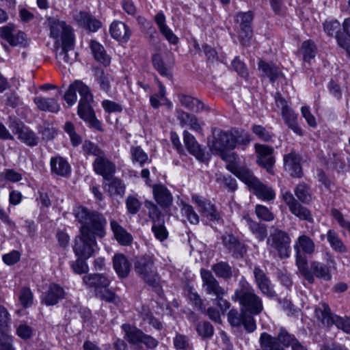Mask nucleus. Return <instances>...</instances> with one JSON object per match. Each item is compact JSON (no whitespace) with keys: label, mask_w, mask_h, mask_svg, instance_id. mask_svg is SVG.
<instances>
[{"label":"nucleus","mask_w":350,"mask_h":350,"mask_svg":"<svg viewBox=\"0 0 350 350\" xmlns=\"http://www.w3.org/2000/svg\"><path fill=\"white\" fill-rule=\"evenodd\" d=\"M110 226L116 241L122 245H129L132 243L133 237L116 221L111 220Z\"/></svg>","instance_id":"473e14b6"},{"label":"nucleus","mask_w":350,"mask_h":350,"mask_svg":"<svg viewBox=\"0 0 350 350\" xmlns=\"http://www.w3.org/2000/svg\"><path fill=\"white\" fill-rule=\"evenodd\" d=\"M90 49L95 59L97 62L103 64L105 66H107L110 64L111 59L106 53L104 47L100 43L95 40H91Z\"/></svg>","instance_id":"37998d69"},{"label":"nucleus","mask_w":350,"mask_h":350,"mask_svg":"<svg viewBox=\"0 0 350 350\" xmlns=\"http://www.w3.org/2000/svg\"><path fill=\"white\" fill-rule=\"evenodd\" d=\"M33 101L40 111L57 113L60 109V105L55 98L36 96Z\"/></svg>","instance_id":"72a5a7b5"},{"label":"nucleus","mask_w":350,"mask_h":350,"mask_svg":"<svg viewBox=\"0 0 350 350\" xmlns=\"http://www.w3.org/2000/svg\"><path fill=\"white\" fill-rule=\"evenodd\" d=\"M250 232L259 241H263L267 236V226L253 220L249 215L243 217Z\"/></svg>","instance_id":"c756f323"},{"label":"nucleus","mask_w":350,"mask_h":350,"mask_svg":"<svg viewBox=\"0 0 350 350\" xmlns=\"http://www.w3.org/2000/svg\"><path fill=\"white\" fill-rule=\"evenodd\" d=\"M198 334L202 338H211L214 334L213 326L208 321H200L196 327Z\"/></svg>","instance_id":"13d9d810"},{"label":"nucleus","mask_w":350,"mask_h":350,"mask_svg":"<svg viewBox=\"0 0 350 350\" xmlns=\"http://www.w3.org/2000/svg\"><path fill=\"white\" fill-rule=\"evenodd\" d=\"M111 281V278L103 273H90L83 277V282L87 288H93L95 295L103 288H107Z\"/></svg>","instance_id":"dca6fc26"},{"label":"nucleus","mask_w":350,"mask_h":350,"mask_svg":"<svg viewBox=\"0 0 350 350\" xmlns=\"http://www.w3.org/2000/svg\"><path fill=\"white\" fill-rule=\"evenodd\" d=\"M291 213L299 217L301 220H306L308 221H312V215L310 211L306 207L303 206L299 202L294 205L292 208L289 209Z\"/></svg>","instance_id":"bf43d9fd"},{"label":"nucleus","mask_w":350,"mask_h":350,"mask_svg":"<svg viewBox=\"0 0 350 350\" xmlns=\"http://www.w3.org/2000/svg\"><path fill=\"white\" fill-rule=\"evenodd\" d=\"M326 238L331 248L334 251L340 254L346 253L347 252V246L334 230H328L326 234Z\"/></svg>","instance_id":"a19ab883"},{"label":"nucleus","mask_w":350,"mask_h":350,"mask_svg":"<svg viewBox=\"0 0 350 350\" xmlns=\"http://www.w3.org/2000/svg\"><path fill=\"white\" fill-rule=\"evenodd\" d=\"M65 291L59 284L52 283L44 293L42 302L46 306H54L64 298Z\"/></svg>","instance_id":"a878e982"},{"label":"nucleus","mask_w":350,"mask_h":350,"mask_svg":"<svg viewBox=\"0 0 350 350\" xmlns=\"http://www.w3.org/2000/svg\"><path fill=\"white\" fill-rule=\"evenodd\" d=\"M301 159L300 155L294 149L284 155V167L292 177L301 178L303 176Z\"/></svg>","instance_id":"a211bd4d"},{"label":"nucleus","mask_w":350,"mask_h":350,"mask_svg":"<svg viewBox=\"0 0 350 350\" xmlns=\"http://www.w3.org/2000/svg\"><path fill=\"white\" fill-rule=\"evenodd\" d=\"M152 195L157 204L162 208L172 206L174 197L171 191L163 185H154L152 187Z\"/></svg>","instance_id":"aec40b11"},{"label":"nucleus","mask_w":350,"mask_h":350,"mask_svg":"<svg viewBox=\"0 0 350 350\" xmlns=\"http://www.w3.org/2000/svg\"><path fill=\"white\" fill-rule=\"evenodd\" d=\"M154 20L158 25L161 33L166 40L172 44H176L178 42V38L173 31L166 25L165 17L163 12H159L154 16Z\"/></svg>","instance_id":"f704fd0d"},{"label":"nucleus","mask_w":350,"mask_h":350,"mask_svg":"<svg viewBox=\"0 0 350 350\" xmlns=\"http://www.w3.org/2000/svg\"><path fill=\"white\" fill-rule=\"evenodd\" d=\"M212 270L219 278L225 280L230 279L232 276V267L226 262H219L212 266Z\"/></svg>","instance_id":"864d4df0"},{"label":"nucleus","mask_w":350,"mask_h":350,"mask_svg":"<svg viewBox=\"0 0 350 350\" xmlns=\"http://www.w3.org/2000/svg\"><path fill=\"white\" fill-rule=\"evenodd\" d=\"M23 178L20 172L13 169H5L0 173V188L5 187L7 182L18 183Z\"/></svg>","instance_id":"09e8293b"},{"label":"nucleus","mask_w":350,"mask_h":350,"mask_svg":"<svg viewBox=\"0 0 350 350\" xmlns=\"http://www.w3.org/2000/svg\"><path fill=\"white\" fill-rule=\"evenodd\" d=\"M97 248L96 236L92 233L80 232L75 239L73 250L78 257L88 259L95 254Z\"/></svg>","instance_id":"39448f33"},{"label":"nucleus","mask_w":350,"mask_h":350,"mask_svg":"<svg viewBox=\"0 0 350 350\" xmlns=\"http://www.w3.org/2000/svg\"><path fill=\"white\" fill-rule=\"evenodd\" d=\"M257 153V163L262 167L267 170L269 173L273 174V166L275 163V157L273 155V148L267 145L256 144Z\"/></svg>","instance_id":"2eb2a0df"},{"label":"nucleus","mask_w":350,"mask_h":350,"mask_svg":"<svg viewBox=\"0 0 350 350\" xmlns=\"http://www.w3.org/2000/svg\"><path fill=\"white\" fill-rule=\"evenodd\" d=\"M275 100L277 107L281 108L282 116L286 125L295 133L302 136V129L297 123V114L288 105L286 100L279 93H276Z\"/></svg>","instance_id":"6e6552de"},{"label":"nucleus","mask_w":350,"mask_h":350,"mask_svg":"<svg viewBox=\"0 0 350 350\" xmlns=\"http://www.w3.org/2000/svg\"><path fill=\"white\" fill-rule=\"evenodd\" d=\"M113 268L119 278H126L130 272L131 263L122 254H115L113 258Z\"/></svg>","instance_id":"7c9ffc66"},{"label":"nucleus","mask_w":350,"mask_h":350,"mask_svg":"<svg viewBox=\"0 0 350 350\" xmlns=\"http://www.w3.org/2000/svg\"><path fill=\"white\" fill-rule=\"evenodd\" d=\"M93 170L97 175L101 176L103 179H109L116 172V166L104 152L98 157L95 158L92 162Z\"/></svg>","instance_id":"9b49d317"},{"label":"nucleus","mask_w":350,"mask_h":350,"mask_svg":"<svg viewBox=\"0 0 350 350\" xmlns=\"http://www.w3.org/2000/svg\"><path fill=\"white\" fill-rule=\"evenodd\" d=\"M145 206L148 209V217L153 224L164 221L161 211L156 204L152 201L146 200Z\"/></svg>","instance_id":"4d7b16f0"},{"label":"nucleus","mask_w":350,"mask_h":350,"mask_svg":"<svg viewBox=\"0 0 350 350\" xmlns=\"http://www.w3.org/2000/svg\"><path fill=\"white\" fill-rule=\"evenodd\" d=\"M200 275L202 281V288L207 295L215 297L225 295V290L219 285L218 281L210 271L202 269Z\"/></svg>","instance_id":"ddd939ff"},{"label":"nucleus","mask_w":350,"mask_h":350,"mask_svg":"<svg viewBox=\"0 0 350 350\" xmlns=\"http://www.w3.org/2000/svg\"><path fill=\"white\" fill-rule=\"evenodd\" d=\"M255 213L256 216L262 220L271 221L274 219V215L265 206L257 204L255 207Z\"/></svg>","instance_id":"774afa93"},{"label":"nucleus","mask_w":350,"mask_h":350,"mask_svg":"<svg viewBox=\"0 0 350 350\" xmlns=\"http://www.w3.org/2000/svg\"><path fill=\"white\" fill-rule=\"evenodd\" d=\"M83 98H80L77 108L79 116L89 124L97 130H101L100 122L96 118L94 111L91 105L93 102V96L90 90L87 92L83 90Z\"/></svg>","instance_id":"423d86ee"},{"label":"nucleus","mask_w":350,"mask_h":350,"mask_svg":"<svg viewBox=\"0 0 350 350\" xmlns=\"http://www.w3.org/2000/svg\"><path fill=\"white\" fill-rule=\"evenodd\" d=\"M183 141L186 148L191 154L200 161L204 162L207 160L204 150L198 143L195 137L187 131H183Z\"/></svg>","instance_id":"412c9836"},{"label":"nucleus","mask_w":350,"mask_h":350,"mask_svg":"<svg viewBox=\"0 0 350 350\" xmlns=\"http://www.w3.org/2000/svg\"><path fill=\"white\" fill-rule=\"evenodd\" d=\"M228 170L234 174L237 178L244 182L250 188L258 180L252 172L245 167L236 166L233 164L227 167Z\"/></svg>","instance_id":"cd10ccee"},{"label":"nucleus","mask_w":350,"mask_h":350,"mask_svg":"<svg viewBox=\"0 0 350 350\" xmlns=\"http://www.w3.org/2000/svg\"><path fill=\"white\" fill-rule=\"evenodd\" d=\"M77 53L74 51V40L71 43L62 44L61 51L57 53L56 57L60 63L71 64L76 58Z\"/></svg>","instance_id":"c9c22d12"},{"label":"nucleus","mask_w":350,"mask_h":350,"mask_svg":"<svg viewBox=\"0 0 350 350\" xmlns=\"http://www.w3.org/2000/svg\"><path fill=\"white\" fill-rule=\"evenodd\" d=\"M9 127L14 133L18 135V138L27 146H34L38 144V137L36 133L23 122L16 120H11Z\"/></svg>","instance_id":"f8f14e48"},{"label":"nucleus","mask_w":350,"mask_h":350,"mask_svg":"<svg viewBox=\"0 0 350 350\" xmlns=\"http://www.w3.org/2000/svg\"><path fill=\"white\" fill-rule=\"evenodd\" d=\"M234 297L240 305L241 312L235 309L230 310L228 313L229 323L237 327L243 325L248 333L254 332L256 325L254 316L260 314L264 309L261 297L244 277L239 280Z\"/></svg>","instance_id":"f257e3e1"},{"label":"nucleus","mask_w":350,"mask_h":350,"mask_svg":"<svg viewBox=\"0 0 350 350\" xmlns=\"http://www.w3.org/2000/svg\"><path fill=\"white\" fill-rule=\"evenodd\" d=\"M82 149L85 155H92L95 158L98 157L104 152V150L98 147V145L88 140H85L83 143Z\"/></svg>","instance_id":"0e129e2a"},{"label":"nucleus","mask_w":350,"mask_h":350,"mask_svg":"<svg viewBox=\"0 0 350 350\" xmlns=\"http://www.w3.org/2000/svg\"><path fill=\"white\" fill-rule=\"evenodd\" d=\"M253 274L256 285L262 294L269 297H273L276 295L271 280L263 269L259 266H255L253 269Z\"/></svg>","instance_id":"f3484780"},{"label":"nucleus","mask_w":350,"mask_h":350,"mask_svg":"<svg viewBox=\"0 0 350 350\" xmlns=\"http://www.w3.org/2000/svg\"><path fill=\"white\" fill-rule=\"evenodd\" d=\"M18 301L23 308H29L33 304V295L29 288L23 287L18 293Z\"/></svg>","instance_id":"680f3d73"},{"label":"nucleus","mask_w":350,"mask_h":350,"mask_svg":"<svg viewBox=\"0 0 350 350\" xmlns=\"http://www.w3.org/2000/svg\"><path fill=\"white\" fill-rule=\"evenodd\" d=\"M296 265L304 279L310 284H313L315 279L310 269L308 268V261L306 257L303 256L301 252L296 253Z\"/></svg>","instance_id":"a18cd8bd"},{"label":"nucleus","mask_w":350,"mask_h":350,"mask_svg":"<svg viewBox=\"0 0 350 350\" xmlns=\"http://www.w3.org/2000/svg\"><path fill=\"white\" fill-rule=\"evenodd\" d=\"M48 21L51 37L56 39L57 41H59L60 38L62 44L64 42L71 43V40H74V35L70 25H68L64 21L55 18H49Z\"/></svg>","instance_id":"1a4fd4ad"},{"label":"nucleus","mask_w":350,"mask_h":350,"mask_svg":"<svg viewBox=\"0 0 350 350\" xmlns=\"http://www.w3.org/2000/svg\"><path fill=\"white\" fill-rule=\"evenodd\" d=\"M152 64L154 68L159 72L162 76H165L167 78L171 77L169 68L164 64L163 59L159 54H155L152 57Z\"/></svg>","instance_id":"69168bd1"},{"label":"nucleus","mask_w":350,"mask_h":350,"mask_svg":"<svg viewBox=\"0 0 350 350\" xmlns=\"http://www.w3.org/2000/svg\"><path fill=\"white\" fill-rule=\"evenodd\" d=\"M124 335V338L131 345L139 343L144 332L134 325L128 323L122 324L121 326Z\"/></svg>","instance_id":"4c0bfd02"},{"label":"nucleus","mask_w":350,"mask_h":350,"mask_svg":"<svg viewBox=\"0 0 350 350\" xmlns=\"http://www.w3.org/2000/svg\"><path fill=\"white\" fill-rule=\"evenodd\" d=\"M95 79L102 90L105 92L110 91L111 83L113 81V78L109 72H105L100 68H96L95 70Z\"/></svg>","instance_id":"49530a36"},{"label":"nucleus","mask_w":350,"mask_h":350,"mask_svg":"<svg viewBox=\"0 0 350 350\" xmlns=\"http://www.w3.org/2000/svg\"><path fill=\"white\" fill-rule=\"evenodd\" d=\"M260 349L256 350H285L280 347L272 336L267 332L260 334L259 338Z\"/></svg>","instance_id":"de8ad7c7"},{"label":"nucleus","mask_w":350,"mask_h":350,"mask_svg":"<svg viewBox=\"0 0 350 350\" xmlns=\"http://www.w3.org/2000/svg\"><path fill=\"white\" fill-rule=\"evenodd\" d=\"M180 212L182 215L185 217L191 224H198L199 223V216L191 205L181 202Z\"/></svg>","instance_id":"6e6d98bb"},{"label":"nucleus","mask_w":350,"mask_h":350,"mask_svg":"<svg viewBox=\"0 0 350 350\" xmlns=\"http://www.w3.org/2000/svg\"><path fill=\"white\" fill-rule=\"evenodd\" d=\"M191 200L195 202L204 216L212 221H218L220 219L219 213L217 211L215 206L210 201L206 200L197 194L191 196Z\"/></svg>","instance_id":"4be33fe9"},{"label":"nucleus","mask_w":350,"mask_h":350,"mask_svg":"<svg viewBox=\"0 0 350 350\" xmlns=\"http://www.w3.org/2000/svg\"><path fill=\"white\" fill-rule=\"evenodd\" d=\"M273 338L278 344H279L280 347L283 345L285 347L291 346L297 340L293 334L289 333L286 329L283 327H280L276 337H273Z\"/></svg>","instance_id":"3c124183"},{"label":"nucleus","mask_w":350,"mask_h":350,"mask_svg":"<svg viewBox=\"0 0 350 350\" xmlns=\"http://www.w3.org/2000/svg\"><path fill=\"white\" fill-rule=\"evenodd\" d=\"M104 180L105 181L103 183V189L110 197L122 198L124 196L126 185L122 180L113 176Z\"/></svg>","instance_id":"5701e85b"},{"label":"nucleus","mask_w":350,"mask_h":350,"mask_svg":"<svg viewBox=\"0 0 350 350\" xmlns=\"http://www.w3.org/2000/svg\"><path fill=\"white\" fill-rule=\"evenodd\" d=\"M233 132L234 148L237 146H238L242 149H244L245 147L247 146L251 141L250 135L243 130H238L236 129H233Z\"/></svg>","instance_id":"5fc2aeb1"},{"label":"nucleus","mask_w":350,"mask_h":350,"mask_svg":"<svg viewBox=\"0 0 350 350\" xmlns=\"http://www.w3.org/2000/svg\"><path fill=\"white\" fill-rule=\"evenodd\" d=\"M131 153L133 162L138 163L141 167L148 161V154L140 146L131 148Z\"/></svg>","instance_id":"e2e57ef3"},{"label":"nucleus","mask_w":350,"mask_h":350,"mask_svg":"<svg viewBox=\"0 0 350 350\" xmlns=\"http://www.w3.org/2000/svg\"><path fill=\"white\" fill-rule=\"evenodd\" d=\"M75 21L81 27L95 32L101 27V23L86 12H79L74 16Z\"/></svg>","instance_id":"393cba45"},{"label":"nucleus","mask_w":350,"mask_h":350,"mask_svg":"<svg viewBox=\"0 0 350 350\" xmlns=\"http://www.w3.org/2000/svg\"><path fill=\"white\" fill-rule=\"evenodd\" d=\"M258 66L261 72V76L269 78L270 81L272 82L278 79L281 74L279 68L272 63L260 60Z\"/></svg>","instance_id":"58836bf2"},{"label":"nucleus","mask_w":350,"mask_h":350,"mask_svg":"<svg viewBox=\"0 0 350 350\" xmlns=\"http://www.w3.org/2000/svg\"><path fill=\"white\" fill-rule=\"evenodd\" d=\"M73 213L76 219L81 224L80 232L92 233L100 238L105 236L107 219L102 213L83 206L75 207Z\"/></svg>","instance_id":"f03ea898"},{"label":"nucleus","mask_w":350,"mask_h":350,"mask_svg":"<svg viewBox=\"0 0 350 350\" xmlns=\"http://www.w3.org/2000/svg\"><path fill=\"white\" fill-rule=\"evenodd\" d=\"M52 174L66 176L71 172V167L68 161L62 157H52L50 161Z\"/></svg>","instance_id":"2f4dec72"},{"label":"nucleus","mask_w":350,"mask_h":350,"mask_svg":"<svg viewBox=\"0 0 350 350\" xmlns=\"http://www.w3.org/2000/svg\"><path fill=\"white\" fill-rule=\"evenodd\" d=\"M216 181L220 184H224L225 187L232 191L237 189V181L230 175H224L221 174H216Z\"/></svg>","instance_id":"338daca9"},{"label":"nucleus","mask_w":350,"mask_h":350,"mask_svg":"<svg viewBox=\"0 0 350 350\" xmlns=\"http://www.w3.org/2000/svg\"><path fill=\"white\" fill-rule=\"evenodd\" d=\"M135 270L147 284L151 286L158 284L159 278L151 260L145 258L139 259L135 264Z\"/></svg>","instance_id":"9d476101"},{"label":"nucleus","mask_w":350,"mask_h":350,"mask_svg":"<svg viewBox=\"0 0 350 350\" xmlns=\"http://www.w3.org/2000/svg\"><path fill=\"white\" fill-rule=\"evenodd\" d=\"M294 249L296 253L302 252L307 255H312L315 252L316 245L312 238L303 234L299 235L295 241Z\"/></svg>","instance_id":"bb28decb"},{"label":"nucleus","mask_w":350,"mask_h":350,"mask_svg":"<svg viewBox=\"0 0 350 350\" xmlns=\"http://www.w3.org/2000/svg\"><path fill=\"white\" fill-rule=\"evenodd\" d=\"M300 53L302 55L304 63L310 64L317 53V48L314 43L310 40L304 41L300 48Z\"/></svg>","instance_id":"603ef678"},{"label":"nucleus","mask_w":350,"mask_h":350,"mask_svg":"<svg viewBox=\"0 0 350 350\" xmlns=\"http://www.w3.org/2000/svg\"><path fill=\"white\" fill-rule=\"evenodd\" d=\"M310 271L314 278L317 277L325 281L332 279V273L329 267L323 262L319 261L311 262Z\"/></svg>","instance_id":"ea45409f"},{"label":"nucleus","mask_w":350,"mask_h":350,"mask_svg":"<svg viewBox=\"0 0 350 350\" xmlns=\"http://www.w3.org/2000/svg\"><path fill=\"white\" fill-rule=\"evenodd\" d=\"M225 248L235 258H241L247 252L246 245L232 234H226L221 237Z\"/></svg>","instance_id":"6ab92c4d"},{"label":"nucleus","mask_w":350,"mask_h":350,"mask_svg":"<svg viewBox=\"0 0 350 350\" xmlns=\"http://www.w3.org/2000/svg\"><path fill=\"white\" fill-rule=\"evenodd\" d=\"M321 308L315 310L316 317L323 323L328 326L335 325L338 329L350 334V319H345L336 314H333L329 306L323 303Z\"/></svg>","instance_id":"0eeeda50"},{"label":"nucleus","mask_w":350,"mask_h":350,"mask_svg":"<svg viewBox=\"0 0 350 350\" xmlns=\"http://www.w3.org/2000/svg\"><path fill=\"white\" fill-rule=\"evenodd\" d=\"M109 31L114 39L122 42H127L131 33L129 27L121 21L113 22Z\"/></svg>","instance_id":"c85d7f7f"},{"label":"nucleus","mask_w":350,"mask_h":350,"mask_svg":"<svg viewBox=\"0 0 350 350\" xmlns=\"http://www.w3.org/2000/svg\"><path fill=\"white\" fill-rule=\"evenodd\" d=\"M233 129L228 131L218 130L213 132V139L209 143L210 149L219 155L222 160L234 163L237 157L234 152L230 150L234 149Z\"/></svg>","instance_id":"7ed1b4c3"},{"label":"nucleus","mask_w":350,"mask_h":350,"mask_svg":"<svg viewBox=\"0 0 350 350\" xmlns=\"http://www.w3.org/2000/svg\"><path fill=\"white\" fill-rule=\"evenodd\" d=\"M251 189H254V194L262 200L270 201L275 197L273 190L271 187L263 185L259 180L255 183Z\"/></svg>","instance_id":"c03bdc74"},{"label":"nucleus","mask_w":350,"mask_h":350,"mask_svg":"<svg viewBox=\"0 0 350 350\" xmlns=\"http://www.w3.org/2000/svg\"><path fill=\"white\" fill-rule=\"evenodd\" d=\"M253 18V14L250 11L239 12L236 15V21L239 23L240 27L239 38L244 44L248 42L252 38V23Z\"/></svg>","instance_id":"4468645a"},{"label":"nucleus","mask_w":350,"mask_h":350,"mask_svg":"<svg viewBox=\"0 0 350 350\" xmlns=\"http://www.w3.org/2000/svg\"><path fill=\"white\" fill-rule=\"evenodd\" d=\"M177 117L181 126H188L190 129L196 132H202L201 125L196 116L183 111H178Z\"/></svg>","instance_id":"e433bc0d"},{"label":"nucleus","mask_w":350,"mask_h":350,"mask_svg":"<svg viewBox=\"0 0 350 350\" xmlns=\"http://www.w3.org/2000/svg\"><path fill=\"white\" fill-rule=\"evenodd\" d=\"M291 239L289 234L282 230L275 229L267 238V244L270 252H275L280 258L290 256Z\"/></svg>","instance_id":"20e7f679"},{"label":"nucleus","mask_w":350,"mask_h":350,"mask_svg":"<svg viewBox=\"0 0 350 350\" xmlns=\"http://www.w3.org/2000/svg\"><path fill=\"white\" fill-rule=\"evenodd\" d=\"M178 100L181 105L187 109L198 113L204 109V104L198 99L183 94L178 96Z\"/></svg>","instance_id":"79ce46f5"},{"label":"nucleus","mask_w":350,"mask_h":350,"mask_svg":"<svg viewBox=\"0 0 350 350\" xmlns=\"http://www.w3.org/2000/svg\"><path fill=\"white\" fill-rule=\"evenodd\" d=\"M173 343L176 350H191L192 349V343L189 338L183 334H176L173 339Z\"/></svg>","instance_id":"052dcab7"},{"label":"nucleus","mask_w":350,"mask_h":350,"mask_svg":"<svg viewBox=\"0 0 350 350\" xmlns=\"http://www.w3.org/2000/svg\"><path fill=\"white\" fill-rule=\"evenodd\" d=\"M294 193L299 201L304 204H309L312 202V193L310 187L304 183L298 184L294 189Z\"/></svg>","instance_id":"8fccbe9b"},{"label":"nucleus","mask_w":350,"mask_h":350,"mask_svg":"<svg viewBox=\"0 0 350 350\" xmlns=\"http://www.w3.org/2000/svg\"><path fill=\"white\" fill-rule=\"evenodd\" d=\"M83 90L88 92L90 88L81 81L76 80L69 85L68 89L64 95V99L68 107L72 106L76 103L77 100V92L79 94L81 98H83Z\"/></svg>","instance_id":"b1692460"}]
</instances>
